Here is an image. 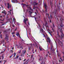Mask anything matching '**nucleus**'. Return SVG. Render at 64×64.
<instances>
[{"mask_svg": "<svg viewBox=\"0 0 64 64\" xmlns=\"http://www.w3.org/2000/svg\"><path fill=\"white\" fill-rule=\"evenodd\" d=\"M22 5H23V7H24V6H26V7H27L29 10H31V11H33V9H31V8L30 7H28V6H29L27 5L26 4H22Z\"/></svg>", "mask_w": 64, "mask_h": 64, "instance_id": "obj_1", "label": "nucleus"}, {"mask_svg": "<svg viewBox=\"0 0 64 64\" xmlns=\"http://www.w3.org/2000/svg\"><path fill=\"white\" fill-rule=\"evenodd\" d=\"M44 8L45 9V10L44 12L45 13H46V12H47V5H46V4H44Z\"/></svg>", "mask_w": 64, "mask_h": 64, "instance_id": "obj_2", "label": "nucleus"}, {"mask_svg": "<svg viewBox=\"0 0 64 64\" xmlns=\"http://www.w3.org/2000/svg\"><path fill=\"white\" fill-rule=\"evenodd\" d=\"M58 42L59 45H60L61 47H62L63 46V44L61 42V41L59 40L58 39Z\"/></svg>", "mask_w": 64, "mask_h": 64, "instance_id": "obj_3", "label": "nucleus"}, {"mask_svg": "<svg viewBox=\"0 0 64 64\" xmlns=\"http://www.w3.org/2000/svg\"><path fill=\"white\" fill-rule=\"evenodd\" d=\"M28 21V20L27 18H26V19H25L24 18V24L26 25H27V26H28V25H27V24H26V21Z\"/></svg>", "mask_w": 64, "mask_h": 64, "instance_id": "obj_4", "label": "nucleus"}, {"mask_svg": "<svg viewBox=\"0 0 64 64\" xmlns=\"http://www.w3.org/2000/svg\"><path fill=\"white\" fill-rule=\"evenodd\" d=\"M38 26L40 28V30L42 32V33H43V32H44V31L43 30V29L42 28L41 29V26H40V25H38Z\"/></svg>", "mask_w": 64, "mask_h": 64, "instance_id": "obj_5", "label": "nucleus"}, {"mask_svg": "<svg viewBox=\"0 0 64 64\" xmlns=\"http://www.w3.org/2000/svg\"><path fill=\"white\" fill-rule=\"evenodd\" d=\"M5 40H6L7 41H8V35H6V37L5 38Z\"/></svg>", "mask_w": 64, "mask_h": 64, "instance_id": "obj_6", "label": "nucleus"}, {"mask_svg": "<svg viewBox=\"0 0 64 64\" xmlns=\"http://www.w3.org/2000/svg\"><path fill=\"white\" fill-rule=\"evenodd\" d=\"M59 18H60V22H61L62 23V20H63V19L62 18V16H60Z\"/></svg>", "mask_w": 64, "mask_h": 64, "instance_id": "obj_7", "label": "nucleus"}, {"mask_svg": "<svg viewBox=\"0 0 64 64\" xmlns=\"http://www.w3.org/2000/svg\"><path fill=\"white\" fill-rule=\"evenodd\" d=\"M12 3H17L18 1H17V0H12L11 1Z\"/></svg>", "mask_w": 64, "mask_h": 64, "instance_id": "obj_8", "label": "nucleus"}, {"mask_svg": "<svg viewBox=\"0 0 64 64\" xmlns=\"http://www.w3.org/2000/svg\"><path fill=\"white\" fill-rule=\"evenodd\" d=\"M53 46L52 45L51 46V48H50V50L51 51H55V50L54 49V48H53V50H52V48H53Z\"/></svg>", "mask_w": 64, "mask_h": 64, "instance_id": "obj_9", "label": "nucleus"}, {"mask_svg": "<svg viewBox=\"0 0 64 64\" xmlns=\"http://www.w3.org/2000/svg\"><path fill=\"white\" fill-rule=\"evenodd\" d=\"M37 4H38V3H36V2H34L32 4V5L34 6H35Z\"/></svg>", "mask_w": 64, "mask_h": 64, "instance_id": "obj_10", "label": "nucleus"}, {"mask_svg": "<svg viewBox=\"0 0 64 64\" xmlns=\"http://www.w3.org/2000/svg\"><path fill=\"white\" fill-rule=\"evenodd\" d=\"M8 9H9V7H10V8H11V6L10 5L9 3H8Z\"/></svg>", "mask_w": 64, "mask_h": 64, "instance_id": "obj_11", "label": "nucleus"}, {"mask_svg": "<svg viewBox=\"0 0 64 64\" xmlns=\"http://www.w3.org/2000/svg\"><path fill=\"white\" fill-rule=\"evenodd\" d=\"M2 12V13L4 14V15H6V12H5V10H4V11Z\"/></svg>", "mask_w": 64, "mask_h": 64, "instance_id": "obj_12", "label": "nucleus"}, {"mask_svg": "<svg viewBox=\"0 0 64 64\" xmlns=\"http://www.w3.org/2000/svg\"><path fill=\"white\" fill-rule=\"evenodd\" d=\"M46 15L47 16L49 20L50 19V16H49V14L46 13Z\"/></svg>", "mask_w": 64, "mask_h": 64, "instance_id": "obj_13", "label": "nucleus"}, {"mask_svg": "<svg viewBox=\"0 0 64 64\" xmlns=\"http://www.w3.org/2000/svg\"><path fill=\"white\" fill-rule=\"evenodd\" d=\"M30 45L31 46H30V47L28 48V49H29V50H31V47H32V45L31 44H30Z\"/></svg>", "mask_w": 64, "mask_h": 64, "instance_id": "obj_14", "label": "nucleus"}, {"mask_svg": "<svg viewBox=\"0 0 64 64\" xmlns=\"http://www.w3.org/2000/svg\"><path fill=\"white\" fill-rule=\"evenodd\" d=\"M16 35L17 36H19L20 37V38H21V37L20 36V35H19V34L18 32H17L16 34Z\"/></svg>", "mask_w": 64, "mask_h": 64, "instance_id": "obj_15", "label": "nucleus"}, {"mask_svg": "<svg viewBox=\"0 0 64 64\" xmlns=\"http://www.w3.org/2000/svg\"><path fill=\"white\" fill-rule=\"evenodd\" d=\"M39 49L40 51H42V48L40 46H39Z\"/></svg>", "mask_w": 64, "mask_h": 64, "instance_id": "obj_16", "label": "nucleus"}, {"mask_svg": "<svg viewBox=\"0 0 64 64\" xmlns=\"http://www.w3.org/2000/svg\"><path fill=\"white\" fill-rule=\"evenodd\" d=\"M22 52L23 53V54H24V55L26 53V50H22Z\"/></svg>", "mask_w": 64, "mask_h": 64, "instance_id": "obj_17", "label": "nucleus"}, {"mask_svg": "<svg viewBox=\"0 0 64 64\" xmlns=\"http://www.w3.org/2000/svg\"><path fill=\"white\" fill-rule=\"evenodd\" d=\"M19 56H16L15 58H14V59H17V58H18V57H19Z\"/></svg>", "mask_w": 64, "mask_h": 64, "instance_id": "obj_18", "label": "nucleus"}, {"mask_svg": "<svg viewBox=\"0 0 64 64\" xmlns=\"http://www.w3.org/2000/svg\"><path fill=\"white\" fill-rule=\"evenodd\" d=\"M60 27H63V26H64L63 25V24H62L61 23L60 24Z\"/></svg>", "mask_w": 64, "mask_h": 64, "instance_id": "obj_19", "label": "nucleus"}, {"mask_svg": "<svg viewBox=\"0 0 64 64\" xmlns=\"http://www.w3.org/2000/svg\"><path fill=\"white\" fill-rule=\"evenodd\" d=\"M14 56L13 57H15V56H16V53L14 52Z\"/></svg>", "mask_w": 64, "mask_h": 64, "instance_id": "obj_20", "label": "nucleus"}, {"mask_svg": "<svg viewBox=\"0 0 64 64\" xmlns=\"http://www.w3.org/2000/svg\"><path fill=\"white\" fill-rule=\"evenodd\" d=\"M28 12H30V15L31 14H32V12H31V11H30V10H29Z\"/></svg>", "mask_w": 64, "mask_h": 64, "instance_id": "obj_21", "label": "nucleus"}, {"mask_svg": "<svg viewBox=\"0 0 64 64\" xmlns=\"http://www.w3.org/2000/svg\"><path fill=\"white\" fill-rule=\"evenodd\" d=\"M20 49H23V47L22 46H20Z\"/></svg>", "mask_w": 64, "mask_h": 64, "instance_id": "obj_22", "label": "nucleus"}, {"mask_svg": "<svg viewBox=\"0 0 64 64\" xmlns=\"http://www.w3.org/2000/svg\"><path fill=\"white\" fill-rule=\"evenodd\" d=\"M62 58L61 57L60 58V60H61L62 61V62H63V60H62Z\"/></svg>", "mask_w": 64, "mask_h": 64, "instance_id": "obj_23", "label": "nucleus"}, {"mask_svg": "<svg viewBox=\"0 0 64 64\" xmlns=\"http://www.w3.org/2000/svg\"><path fill=\"white\" fill-rule=\"evenodd\" d=\"M47 39L48 40H50V38L49 37H48L47 38Z\"/></svg>", "mask_w": 64, "mask_h": 64, "instance_id": "obj_24", "label": "nucleus"}, {"mask_svg": "<svg viewBox=\"0 0 64 64\" xmlns=\"http://www.w3.org/2000/svg\"><path fill=\"white\" fill-rule=\"evenodd\" d=\"M48 24L47 23V22L45 24V26H47V24Z\"/></svg>", "mask_w": 64, "mask_h": 64, "instance_id": "obj_25", "label": "nucleus"}, {"mask_svg": "<svg viewBox=\"0 0 64 64\" xmlns=\"http://www.w3.org/2000/svg\"><path fill=\"white\" fill-rule=\"evenodd\" d=\"M35 47H36V48H38V46L37 45H36L35 46Z\"/></svg>", "mask_w": 64, "mask_h": 64, "instance_id": "obj_26", "label": "nucleus"}, {"mask_svg": "<svg viewBox=\"0 0 64 64\" xmlns=\"http://www.w3.org/2000/svg\"><path fill=\"white\" fill-rule=\"evenodd\" d=\"M2 34H1V35H0V38H1L2 39Z\"/></svg>", "mask_w": 64, "mask_h": 64, "instance_id": "obj_27", "label": "nucleus"}, {"mask_svg": "<svg viewBox=\"0 0 64 64\" xmlns=\"http://www.w3.org/2000/svg\"><path fill=\"white\" fill-rule=\"evenodd\" d=\"M46 28H49V27L48 26H46Z\"/></svg>", "mask_w": 64, "mask_h": 64, "instance_id": "obj_28", "label": "nucleus"}, {"mask_svg": "<svg viewBox=\"0 0 64 64\" xmlns=\"http://www.w3.org/2000/svg\"><path fill=\"white\" fill-rule=\"evenodd\" d=\"M13 56V54H12V56H10L9 57L10 58H11L12 57V56Z\"/></svg>", "mask_w": 64, "mask_h": 64, "instance_id": "obj_29", "label": "nucleus"}, {"mask_svg": "<svg viewBox=\"0 0 64 64\" xmlns=\"http://www.w3.org/2000/svg\"><path fill=\"white\" fill-rule=\"evenodd\" d=\"M0 23H1V24H3L4 23V22H0Z\"/></svg>", "mask_w": 64, "mask_h": 64, "instance_id": "obj_30", "label": "nucleus"}, {"mask_svg": "<svg viewBox=\"0 0 64 64\" xmlns=\"http://www.w3.org/2000/svg\"><path fill=\"white\" fill-rule=\"evenodd\" d=\"M52 25L54 27V28L55 27V26H54V24L53 23L52 24Z\"/></svg>", "mask_w": 64, "mask_h": 64, "instance_id": "obj_31", "label": "nucleus"}, {"mask_svg": "<svg viewBox=\"0 0 64 64\" xmlns=\"http://www.w3.org/2000/svg\"><path fill=\"white\" fill-rule=\"evenodd\" d=\"M61 35L62 39H63V36H62V34H61Z\"/></svg>", "mask_w": 64, "mask_h": 64, "instance_id": "obj_32", "label": "nucleus"}, {"mask_svg": "<svg viewBox=\"0 0 64 64\" xmlns=\"http://www.w3.org/2000/svg\"><path fill=\"white\" fill-rule=\"evenodd\" d=\"M50 18L51 19H52V16H51V15H50Z\"/></svg>", "mask_w": 64, "mask_h": 64, "instance_id": "obj_33", "label": "nucleus"}, {"mask_svg": "<svg viewBox=\"0 0 64 64\" xmlns=\"http://www.w3.org/2000/svg\"><path fill=\"white\" fill-rule=\"evenodd\" d=\"M4 28V26H0V28Z\"/></svg>", "mask_w": 64, "mask_h": 64, "instance_id": "obj_34", "label": "nucleus"}, {"mask_svg": "<svg viewBox=\"0 0 64 64\" xmlns=\"http://www.w3.org/2000/svg\"><path fill=\"white\" fill-rule=\"evenodd\" d=\"M33 9H34V10H35V7L34 6L33 8Z\"/></svg>", "mask_w": 64, "mask_h": 64, "instance_id": "obj_35", "label": "nucleus"}, {"mask_svg": "<svg viewBox=\"0 0 64 64\" xmlns=\"http://www.w3.org/2000/svg\"><path fill=\"white\" fill-rule=\"evenodd\" d=\"M58 56V57H59L60 56V55H59V54H57Z\"/></svg>", "mask_w": 64, "mask_h": 64, "instance_id": "obj_36", "label": "nucleus"}, {"mask_svg": "<svg viewBox=\"0 0 64 64\" xmlns=\"http://www.w3.org/2000/svg\"><path fill=\"white\" fill-rule=\"evenodd\" d=\"M48 33H49V34H50V35H51V36H52V34H51V32H49Z\"/></svg>", "mask_w": 64, "mask_h": 64, "instance_id": "obj_37", "label": "nucleus"}, {"mask_svg": "<svg viewBox=\"0 0 64 64\" xmlns=\"http://www.w3.org/2000/svg\"><path fill=\"white\" fill-rule=\"evenodd\" d=\"M3 54L2 55V59H4V57H3Z\"/></svg>", "mask_w": 64, "mask_h": 64, "instance_id": "obj_38", "label": "nucleus"}, {"mask_svg": "<svg viewBox=\"0 0 64 64\" xmlns=\"http://www.w3.org/2000/svg\"><path fill=\"white\" fill-rule=\"evenodd\" d=\"M4 42V39H3L2 40V42L3 43Z\"/></svg>", "mask_w": 64, "mask_h": 64, "instance_id": "obj_39", "label": "nucleus"}, {"mask_svg": "<svg viewBox=\"0 0 64 64\" xmlns=\"http://www.w3.org/2000/svg\"><path fill=\"white\" fill-rule=\"evenodd\" d=\"M46 57H48V54H46Z\"/></svg>", "mask_w": 64, "mask_h": 64, "instance_id": "obj_40", "label": "nucleus"}, {"mask_svg": "<svg viewBox=\"0 0 64 64\" xmlns=\"http://www.w3.org/2000/svg\"><path fill=\"white\" fill-rule=\"evenodd\" d=\"M33 55H32L31 56V58H33Z\"/></svg>", "mask_w": 64, "mask_h": 64, "instance_id": "obj_41", "label": "nucleus"}, {"mask_svg": "<svg viewBox=\"0 0 64 64\" xmlns=\"http://www.w3.org/2000/svg\"><path fill=\"white\" fill-rule=\"evenodd\" d=\"M59 32H58L57 34L58 35V36H59Z\"/></svg>", "mask_w": 64, "mask_h": 64, "instance_id": "obj_42", "label": "nucleus"}, {"mask_svg": "<svg viewBox=\"0 0 64 64\" xmlns=\"http://www.w3.org/2000/svg\"><path fill=\"white\" fill-rule=\"evenodd\" d=\"M50 23H51L52 22H51V20H50Z\"/></svg>", "mask_w": 64, "mask_h": 64, "instance_id": "obj_43", "label": "nucleus"}, {"mask_svg": "<svg viewBox=\"0 0 64 64\" xmlns=\"http://www.w3.org/2000/svg\"><path fill=\"white\" fill-rule=\"evenodd\" d=\"M26 61V59H24V60L23 61L24 62V61Z\"/></svg>", "mask_w": 64, "mask_h": 64, "instance_id": "obj_44", "label": "nucleus"}, {"mask_svg": "<svg viewBox=\"0 0 64 64\" xmlns=\"http://www.w3.org/2000/svg\"><path fill=\"white\" fill-rule=\"evenodd\" d=\"M12 26L13 27H15V26L14 25H12Z\"/></svg>", "mask_w": 64, "mask_h": 64, "instance_id": "obj_45", "label": "nucleus"}, {"mask_svg": "<svg viewBox=\"0 0 64 64\" xmlns=\"http://www.w3.org/2000/svg\"><path fill=\"white\" fill-rule=\"evenodd\" d=\"M32 52H33V53H34V50H32Z\"/></svg>", "mask_w": 64, "mask_h": 64, "instance_id": "obj_46", "label": "nucleus"}, {"mask_svg": "<svg viewBox=\"0 0 64 64\" xmlns=\"http://www.w3.org/2000/svg\"><path fill=\"white\" fill-rule=\"evenodd\" d=\"M42 35H43L44 36V37H45L46 36H45V35H44V34H42Z\"/></svg>", "mask_w": 64, "mask_h": 64, "instance_id": "obj_47", "label": "nucleus"}, {"mask_svg": "<svg viewBox=\"0 0 64 64\" xmlns=\"http://www.w3.org/2000/svg\"><path fill=\"white\" fill-rule=\"evenodd\" d=\"M48 41H49V43H50V42L51 41H50V40H48Z\"/></svg>", "mask_w": 64, "mask_h": 64, "instance_id": "obj_48", "label": "nucleus"}, {"mask_svg": "<svg viewBox=\"0 0 64 64\" xmlns=\"http://www.w3.org/2000/svg\"><path fill=\"white\" fill-rule=\"evenodd\" d=\"M28 25H30V24H29V22H28Z\"/></svg>", "mask_w": 64, "mask_h": 64, "instance_id": "obj_49", "label": "nucleus"}, {"mask_svg": "<svg viewBox=\"0 0 64 64\" xmlns=\"http://www.w3.org/2000/svg\"><path fill=\"white\" fill-rule=\"evenodd\" d=\"M19 53H21V50H20V52H18Z\"/></svg>", "mask_w": 64, "mask_h": 64, "instance_id": "obj_50", "label": "nucleus"}, {"mask_svg": "<svg viewBox=\"0 0 64 64\" xmlns=\"http://www.w3.org/2000/svg\"><path fill=\"white\" fill-rule=\"evenodd\" d=\"M36 51H37V50H35V52H36Z\"/></svg>", "mask_w": 64, "mask_h": 64, "instance_id": "obj_51", "label": "nucleus"}, {"mask_svg": "<svg viewBox=\"0 0 64 64\" xmlns=\"http://www.w3.org/2000/svg\"><path fill=\"white\" fill-rule=\"evenodd\" d=\"M62 57H63V58H64L63 60H64V56H62Z\"/></svg>", "mask_w": 64, "mask_h": 64, "instance_id": "obj_52", "label": "nucleus"}, {"mask_svg": "<svg viewBox=\"0 0 64 64\" xmlns=\"http://www.w3.org/2000/svg\"><path fill=\"white\" fill-rule=\"evenodd\" d=\"M10 51L11 52H13V50H11Z\"/></svg>", "mask_w": 64, "mask_h": 64, "instance_id": "obj_53", "label": "nucleus"}, {"mask_svg": "<svg viewBox=\"0 0 64 64\" xmlns=\"http://www.w3.org/2000/svg\"><path fill=\"white\" fill-rule=\"evenodd\" d=\"M44 60H46V58L45 57L44 58Z\"/></svg>", "mask_w": 64, "mask_h": 64, "instance_id": "obj_54", "label": "nucleus"}, {"mask_svg": "<svg viewBox=\"0 0 64 64\" xmlns=\"http://www.w3.org/2000/svg\"><path fill=\"white\" fill-rule=\"evenodd\" d=\"M39 61H40L41 60V58L39 59Z\"/></svg>", "mask_w": 64, "mask_h": 64, "instance_id": "obj_55", "label": "nucleus"}, {"mask_svg": "<svg viewBox=\"0 0 64 64\" xmlns=\"http://www.w3.org/2000/svg\"><path fill=\"white\" fill-rule=\"evenodd\" d=\"M52 30H53V31H54V29L53 28H52Z\"/></svg>", "mask_w": 64, "mask_h": 64, "instance_id": "obj_56", "label": "nucleus"}, {"mask_svg": "<svg viewBox=\"0 0 64 64\" xmlns=\"http://www.w3.org/2000/svg\"><path fill=\"white\" fill-rule=\"evenodd\" d=\"M5 25V24H2V25H1V26H2V25Z\"/></svg>", "mask_w": 64, "mask_h": 64, "instance_id": "obj_57", "label": "nucleus"}, {"mask_svg": "<svg viewBox=\"0 0 64 64\" xmlns=\"http://www.w3.org/2000/svg\"><path fill=\"white\" fill-rule=\"evenodd\" d=\"M17 30V28H16V29L15 30V31H16Z\"/></svg>", "mask_w": 64, "mask_h": 64, "instance_id": "obj_58", "label": "nucleus"}, {"mask_svg": "<svg viewBox=\"0 0 64 64\" xmlns=\"http://www.w3.org/2000/svg\"><path fill=\"white\" fill-rule=\"evenodd\" d=\"M19 60H21V59L20 58H19Z\"/></svg>", "mask_w": 64, "mask_h": 64, "instance_id": "obj_59", "label": "nucleus"}, {"mask_svg": "<svg viewBox=\"0 0 64 64\" xmlns=\"http://www.w3.org/2000/svg\"><path fill=\"white\" fill-rule=\"evenodd\" d=\"M12 34H14V32H12Z\"/></svg>", "mask_w": 64, "mask_h": 64, "instance_id": "obj_60", "label": "nucleus"}, {"mask_svg": "<svg viewBox=\"0 0 64 64\" xmlns=\"http://www.w3.org/2000/svg\"><path fill=\"white\" fill-rule=\"evenodd\" d=\"M0 17L1 18H2V16H0Z\"/></svg>", "mask_w": 64, "mask_h": 64, "instance_id": "obj_61", "label": "nucleus"}, {"mask_svg": "<svg viewBox=\"0 0 64 64\" xmlns=\"http://www.w3.org/2000/svg\"><path fill=\"white\" fill-rule=\"evenodd\" d=\"M12 36L13 37H15V36L14 35H13Z\"/></svg>", "mask_w": 64, "mask_h": 64, "instance_id": "obj_62", "label": "nucleus"}, {"mask_svg": "<svg viewBox=\"0 0 64 64\" xmlns=\"http://www.w3.org/2000/svg\"><path fill=\"white\" fill-rule=\"evenodd\" d=\"M59 62H61V60H59Z\"/></svg>", "mask_w": 64, "mask_h": 64, "instance_id": "obj_63", "label": "nucleus"}, {"mask_svg": "<svg viewBox=\"0 0 64 64\" xmlns=\"http://www.w3.org/2000/svg\"><path fill=\"white\" fill-rule=\"evenodd\" d=\"M62 53L64 55V52H62Z\"/></svg>", "mask_w": 64, "mask_h": 64, "instance_id": "obj_64", "label": "nucleus"}]
</instances>
